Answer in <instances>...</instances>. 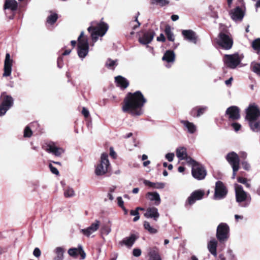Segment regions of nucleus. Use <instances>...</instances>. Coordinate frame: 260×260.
Instances as JSON below:
<instances>
[{
  "label": "nucleus",
  "instance_id": "nucleus-39",
  "mask_svg": "<svg viewBox=\"0 0 260 260\" xmlns=\"http://www.w3.org/2000/svg\"><path fill=\"white\" fill-rule=\"evenodd\" d=\"M57 18V15L55 13H53L48 17L47 22L50 24H53L56 21Z\"/></svg>",
  "mask_w": 260,
  "mask_h": 260
},
{
  "label": "nucleus",
  "instance_id": "nucleus-43",
  "mask_svg": "<svg viewBox=\"0 0 260 260\" xmlns=\"http://www.w3.org/2000/svg\"><path fill=\"white\" fill-rule=\"evenodd\" d=\"M10 108L6 106H3V104H0V117L3 116L5 115L7 112Z\"/></svg>",
  "mask_w": 260,
  "mask_h": 260
},
{
  "label": "nucleus",
  "instance_id": "nucleus-50",
  "mask_svg": "<svg viewBox=\"0 0 260 260\" xmlns=\"http://www.w3.org/2000/svg\"><path fill=\"white\" fill-rule=\"evenodd\" d=\"M243 168L245 170H249L250 169V165L247 161H243L241 162Z\"/></svg>",
  "mask_w": 260,
  "mask_h": 260
},
{
  "label": "nucleus",
  "instance_id": "nucleus-59",
  "mask_svg": "<svg viewBox=\"0 0 260 260\" xmlns=\"http://www.w3.org/2000/svg\"><path fill=\"white\" fill-rule=\"evenodd\" d=\"M117 203H118V205L119 207H120L121 208H123L124 206V202L122 200V199L121 197H117Z\"/></svg>",
  "mask_w": 260,
  "mask_h": 260
},
{
  "label": "nucleus",
  "instance_id": "nucleus-48",
  "mask_svg": "<svg viewBox=\"0 0 260 260\" xmlns=\"http://www.w3.org/2000/svg\"><path fill=\"white\" fill-rule=\"evenodd\" d=\"M207 107H202L201 108H199L197 110V117H200L201 115L204 114V113L205 112V111L207 110Z\"/></svg>",
  "mask_w": 260,
  "mask_h": 260
},
{
  "label": "nucleus",
  "instance_id": "nucleus-2",
  "mask_svg": "<svg viewBox=\"0 0 260 260\" xmlns=\"http://www.w3.org/2000/svg\"><path fill=\"white\" fill-rule=\"evenodd\" d=\"M102 20H103V18ZM108 28V24L102 20L100 22H91V26L87 28V30L91 34V37L93 42L92 46L97 41L99 37H102L106 34Z\"/></svg>",
  "mask_w": 260,
  "mask_h": 260
},
{
  "label": "nucleus",
  "instance_id": "nucleus-10",
  "mask_svg": "<svg viewBox=\"0 0 260 260\" xmlns=\"http://www.w3.org/2000/svg\"><path fill=\"white\" fill-rule=\"evenodd\" d=\"M77 52L79 57L82 59L87 55L89 52V44L87 39H84L78 42Z\"/></svg>",
  "mask_w": 260,
  "mask_h": 260
},
{
  "label": "nucleus",
  "instance_id": "nucleus-6",
  "mask_svg": "<svg viewBox=\"0 0 260 260\" xmlns=\"http://www.w3.org/2000/svg\"><path fill=\"white\" fill-rule=\"evenodd\" d=\"M224 65L230 69H235L241 62V59L237 53L225 54L223 58Z\"/></svg>",
  "mask_w": 260,
  "mask_h": 260
},
{
  "label": "nucleus",
  "instance_id": "nucleus-45",
  "mask_svg": "<svg viewBox=\"0 0 260 260\" xmlns=\"http://www.w3.org/2000/svg\"><path fill=\"white\" fill-rule=\"evenodd\" d=\"M237 180L239 183L244 184L246 187L250 188L251 187L250 184L247 182L246 178L240 177L238 178Z\"/></svg>",
  "mask_w": 260,
  "mask_h": 260
},
{
  "label": "nucleus",
  "instance_id": "nucleus-23",
  "mask_svg": "<svg viewBox=\"0 0 260 260\" xmlns=\"http://www.w3.org/2000/svg\"><path fill=\"white\" fill-rule=\"evenodd\" d=\"M2 100L1 104L11 108L14 104L13 98L11 95L6 94L5 93L2 94Z\"/></svg>",
  "mask_w": 260,
  "mask_h": 260
},
{
  "label": "nucleus",
  "instance_id": "nucleus-40",
  "mask_svg": "<svg viewBox=\"0 0 260 260\" xmlns=\"http://www.w3.org/2000/svg\"><path fill=\"white\" fill-rule=\"evenodd\" d=\"M117 65V60H112L111 59H108L106 63V67L110 69H114Z\"/></svg>",
  "mask_w": 260,
  "mask_h": 260
},
{
  "label": "nucleus",
  "instance_id": "nucleus-15",
  "mask_svg": "<svg viewBox=\"0 0 260 260\" xmlns=\"http://www.w3.org/2000/svg\"><path fill=\"white\" fill-rule=\"evenodd\" d=\"M225 115L228 116L230 119L233 120H237L240 117L239 109L236 106H231L226 109Z\"/></svg>",
  "mask_w": 260,
  "mask_h": 260
},
{
  "label": "nucleus",
  "instance_id": "nucleus-35",
  "mask_svg": "<svg viewBox=\"0 0 260 260\" xmlns=\"http://www.w3.org/2000/svg\"><path fill=\"white\" fill-rule=\"evenodd\" d=\"M251 71L260 77V63L252 61L250 64Z\"/></svg>",
  "mask_w": 260,
  "mask_h": 260
},
{
  "label": "nucleus",
  "instance_id": "nucleus-41",
  "mask_svg": "<svg viewBox=\"0 0 260 260\" xmlns=\"http://www.w3.org/2000/svg\"><path fill=\"white\" fill-rule=\"evenodd\" d=\"M32 135V132L29 126H26L23 132V137L24 138H30Z\"/></svg>",
  "mask_w": 260,
  "mask_h": 260
},
{
  "label": "nucleus",
  "instance_id": "nucleus-19",
  "mask_svg": "<svg viewBox=\"0 0 260 260\" xmlns=\"http://www.w3.org/2000/svg\"><path fill=\"white\" fill-rule=\"evenodd\" d=\"M138 233H134L126 237L121 242V244L125 245L127 247H131L135 242L139 238Z\"/></svg>",
  "mask_w": 260,
  "mask_h": 260
},
{
  "label": "nucleus",
  "instance_id": "nucleus-29",
  "mask_svg": "<svg viewBox=\"0 0 260 260\" xmlns=\"http://www.w3.org/2000/svg\"><path fill=\"white\" fill-rule=\"evenodd\" d=\"M145 185L148 186L153 188L162 189L164 188L165 184L162 182H152L147 180H144L143 181Z\"/></svg>",
  "mask_w": 260,
  "mask_h": 260
},
{
  "label": "nucleus",
  "instance_id": "nucleus-5",
  "mask_svg": "<svg viewBox=\"0 0 260 260\" xmlns=\"http://www.w3.org/2000/svg\"><path fill=\"white\" fill-rule=\"evenodd\" d=\"M216 43L222 49L229 50L233 46V40L230 35L221 32L216 39Z\"/></svg>",
  "mask_w": 260,
  "mask_h": 260
},
{
  "label": "nucleus",
  "instance_id": "nucleus-7",
  "mask_svg": "<svg viewBox=\"0 0 260 260\" xmlns=\"http://www.w3.org/2000/svg\"><path fill=\"white\" fill-rule=\"evenodd\" d=\"M235 190L236 201L238 203L248 201H250L251 198L249 194L245 191L241 185L235 184Z\"/></svg>",
  "mask_w": 260,
  "mask_h": 260
},
{
  "label": "nucleus",
  "instance_id": "nucleus-16",
  "mask_svg": "<svg viewBox=\"0 0 260 260\" xmlns=\"http://www.w3.org/2000/svg\"><path fill=\"white\" fill-rule=\"evenodd\" d=\"M182 35L184 39L188 42L196 44L198 40V37L196 34L192 30H183Z\"/></svg>",
  "mask_w": 260,
  "mask_h": 260
},
{
  "label": "nucleus",
  "instance_id": "nucleus-22",
  "mask_svg": "<svg viewBox=\"0 0 260 260\" xmlns=\"http://www.w3.org/2000/svg\"><path fill=\"white\" fill-rule=\"evenodd\" d=\"M159 215L158 210L155 207L148 208L144 214L146 217L153 218L154 220H156Z\"/></svg>",
  "mask_w": 260,
  "mask_h": 260
},
{
  "label": "nucleus",
  "instance_id": "nucleus-25",
  "mask_svg": "<svg viewBox=\"0 0 260 260\" xmlns=\"http://www.w3.org/2000/svg\"><path fill=\"white\" fill-rule=\"evenodd\" d=\"M117 85L121 88H126L129 84L128 81L124 77L121 76H118L115 78Z\"/></svg>",
  "mask_w": 260,
  "mask_h": 260
},
{
  "label": "nucleus",
  "instance_id": "nucleus-57",
  "mask_svg": "<svg viewBox=\"0 0 260 260\" xmlns=\"http://www.w3.org/2000/svg\"><path fill=\"white\" fill-rule=\"evenodd\" d=\"M41 253V250H40V249L39 248L36 247L35 248L34 252H33V254L35 256H36L37 257H39L40 256Z\"/></svg>",
  "mask_w": 260,
  "mask_h": 260
},
{
  "label": "nucleus",
  "instance_id": "nucleus-44",
  "mask_svg": "<svg viewBox=\"0 0 260 260\" xmlns=\"http://www.w3.org/2000/svg\"><path fill=\"white\" fill-rule=\"evenodd\" d=\"M151 3L153 5H158L160 6H164L168 3L166 0H151Z\"/></svg>",
  "mask_w": 260,
  "mask_h": 260
},
{
  "label": "nucleus",
  "instance_id": "nucleus-62",
  "mask_svg": "<svg viewBox=\"0 0 260 260\" xmlns=\"http://www.w3.org/2000/svg\"><path fill=\"white\" fill-rule=\"evenodd\" d=\"M165 40H166L165 37L164 35L162 34H161L160 35V36L157 38V40L158 41L164 42L165 41Z\"/></svg>",
  "mask_w": 260,
  "mask_h": 260
},
{
  "label": "nucleus",
  "instance_id": "nucleus-13",
  "mask_svg": "<svg viewBox=\"0 0 260 260\" xmlns=\"http://www.w3.org/2000/svg\"><path fill=\"white\" fill-rule=\"evenodd\" d=\"M226 159L232 168H240L239 157L236 152L233 151L229 153L226 156Z\"/></svg>",
  "mask_w": 260,
  "mask_h": 260
},
{
  "label": "nucleus",
  "instance_id": "nucleus-42",
  "mask_svg": "<svg viewBox=\"0 0 260 260\" xmlns=\"http://www.w3.org/2000/svg\"><path fill=\"white\" fill-rule=\"evenodd\" d=\"M252 46L254 50H260V38L254 40L252 43Z\"/></svg>",
  "mask_w": 260,
  "mask_h": 260
},
{
  "label": "nucleus",
  "instance_id": "nucleus-34",
  "mask_svg": "<svg viewBox=\"0 0 260 260\" xmlns=\"http://www.w3.org/2000/svg\"><path fill=\"white\" fill-rule=\"evenodd\" d=\"M98 229H82L81 233L87 237L94 236V233Z\"/></svg>",
  "mask_w": 260,
  "mask_h": 260
},
{
  "label": "nucleus",
  "instance_id": "nucleus-11",
  "mask_svg": "<svg viewBox=\"0 0 260 260\" xmlns=\"http://www.w3.org/2000/svg\"><path fill=\"white\" fill-rule=\"evenodd\" d=\"M45 150L48 153H52L55 156H60L64 153V150L63 148L56 146L55 143L49 142L46 143Z\"/></svg>",
  "mask_w": 260,
  "mask_h": 260
},
{
  "label": "nucleus",
  "instance_id": "nucleus-55",
  "mask_svg": "<svg viewBox=\"0 0 260 260\" xmlns=\"http://www.w3.org/2000/svg\"><path fill=\"white\" fill-rule=\"evenodd\" d=\"M174 154L173 153H168L166 155V159L170 162L173 160Z\"/></svg>",
  "mask_w": 260,
  "mask_h": 260
},
{
  "label": "nucleus",
  "instance_id": "nucleus-54",
  "mask_svg": "<svg viewBox=\"0 0 260 260\" xmlns=\"http://www.w3.org/2000/svg\"><path fill=\"white\" fill-rule=\"evenodd\" d=\"M232 126L233 127L235 132H238L241 127V124L237 122H234L232 124Z\"/></svg>",
  "mask_w": 260,
  "mask_h": 260
},
{
  "label": "nucleus",
  "instance_id": "nucleus-14",
  "mask_svg": "<svg viewBox=\"0 0 260 260\" xmlns=\"http://www.w3.org/2000/svg\"><path fill=\"white\" fill-rule=\"evenodd\" d=\"M12 59H11V56L9 53H7L6 54V57L4 61V72L3 73V77L10 76L12 72Z\"/></svg>",
  "mask_w": 260,
  "mask_h": 260
},
{
  "label": "nucleus",
  "instance_id": "nucleus-49",
  "mask_svg": "<svg viewBox=\"0 0 260 260\" xmlns=\"http://www.w3.org/2000/svg\"><path fill=\"white\" fill-rule=\"evenodd\" d=\"M111 232L110 229H101L100 231L101 236L103 238L107 236Z\"/></svg>",
  "mask_w": 260,
  "mask_h": 260
},
{
  "label": "nucleus",
  "instance_id": "nucleus-33",
  "mask_svg": "<svg viewBox=\"0 0 260 260\" xmlns=\"http://www.w3.org/2000/svg\"><path fill=\"white\" fill-rule=\"evenodd\" d=\"M251 129L254 132H258L260 131V121L248 120Z\"/></svg>",
  "mask_w": 260,
  "mask_h": 260
},
{
  "label": "nucleus",
  "instance_id": "nucleus-52",
  "mask_svg": "<svg viewBox=\"0 0 260 260\" xmlns=\"http://www.w3.org/2000/svg\"><path fill=\"white\" fill-rule=\"evenodd\" d=\"M226 257L228 260H235V255L232 250L228 251Z\"/></svg>",
  "mask_w": 260,
  "mask_h": 260
},
{
  "label": "nucleus",
  "instance_id": "nucleus-1",
  "mask_svg": "<svg viewBox=\"0 0 260 260\" xmlns=\"http://www.w3.org/2000/svg\"><path fill=\"white\" fill-rule=\"evenodd\" d=\"M146 102L140 91H137L134 93L129 92L124 100L122 109L124 112H128L133 116H140L143 114V107Z\"/></svg>",
  "mask_w": 260,
  "mask_h": 260
},
{
  "label": "nucleus",
  "instance_id": "nucleus-17",
  "mask_svg": "<svg viewBox=\"0 0 260 260\" xmlns=\"http://www.w3.org/2000/svg\"><path fill=\"white\" fill-rule=\"evenodd\" d=\"M230 14L232 19L235 21H241L244 17V13L239 7L231 10Z\"/></svg>",
  "mask_w": 260,
  "mask_h": 260
},
{
  "label": "nucleus",
  "instance_id": "nucleus-32",
  "mask_svg": "<svg viewBox=\"0 0 260 260\" xmlns=\"http://www.w3.org/2000/svg\"><path fill=\"white\" fill-rule=\"evenodd\" d=\"M55 256H54L53 260H63V253L64 252V249L61 247H56L54 251Z\"/></svg>",
  "mask_w": 260,
  "mask_h": 260
},
{
  "label": "nucleus",
  "instance_id": "nucleus-63",
  "mask_svg": "<svg viewBox=\"0 0 260 260\" xmlns=\"http://www.w3.org/2000/svg\"><path fill=\"white\" fill-rule=\"evenodd\" d=\"M240 156L242 159H246L247 156V154L245 152L242 151L240 153Z\"/></svg>",
  "mask_w": 260,
  "mask_h": 260
},
{
  "label": "nucleus",
  "instance_id": "nucleus-26",
  "mask_svg": "<svg viewBox=\"0 0 260 260\" xmlns=\"http://www.w3.org/2000/svg\"><path fill=\"white\" fill-rule=\"evenodd\" d=\"M175 55L174 51L168 50L165 53L162 59L168 63H173L175 61Z\"/></svg>",
  "mask_w": 260,
  "mask_h": 260
},
{
  "label": "nucleus",
  "instance_id": "nucleus-21",
  "mask_svg": "<svg viewBox=\"0 0 260 260\" xmlns=\"http://www.w3.org/2000/svg\"><path fill=\"white\" fill-rule=\"evenodd\" d=\"M146 198L147 200L154 202V204L156 206L159 205L160 203V196L157 192H148L146 194Z\"/></svg>",
  "mask_w": 260,
  "mask_h": 260
},
{
  "label": "nucleus",
  "instance_id": "nucleus-12",
  "mask_svg": "<svg viewBox=\"0 0 260 260\" xmlns=\"http://www.w3.org/2000/svg\"><path fill=\"white\" fill-rule=\"evenodd\" d=\"M205 195V191L203 190L198 189L193 191L188 197L186 205H192L197 201L202 200Z\"/></svg>",
  "mask_w": 260,
  "mask_h": 260
},
{
  "label": "nucleus",
  "instance_id": "nucleus-61",
  "mask_svg": "<svg viewBox=\"0 0 260 260\" xmlns=\"http://www.w3.org/2000/svg\"><path fill=\"white\" fill-rule=\"evenodd\" d=\"M232 169H233V174H232V178L235 179L236 175V172L239 170V168H232Z\"/></svg>",
  "mask_w": 260,
  "mask_h": 260
},
{
  "label": "nucleus",
  "instance_id": "nucleus-36",
  "mask_svg": "<svg viewBox=\"0 0 260 260\" xmlns=\"http://www.w3.org/2000/svg\"><path fill=\"white\" fill-rule=\"evenodd\" d=\"M63 193L66 198H72L75 196V192L74 189L70 186L64 188Z\"/></svg>",
  "mask_w": 260,
  "mask_h": 260
},
{
  "label": "nucleus",
  "instance_id": "nucleus-38",
  "mask_svg": "<svg viewBox=\"0 0 260 260\" xmlns=\"http://www.w3.org/2000/svg\"><path fill=\"white\" fill-rule=\"evenodd\" d=\"M79 246L77 248H72L68 250V254L72 257H77L79 254Z\"/></svg>",
  "mask_w": 260,
  "mask_h": 260
},
{
  "label": "nucleus",
  "instance_id": "nucleus-60",
  "mask_svg": "<svg viewBox=\"0 0 260 260\" xmlns=\"http://www.w3.org/2000/svg\"><path fill=\"white\" fill-rule=\"evenodd\" d=\"M100 225V221H98V220H96L94 222H93L90 226H89V228H98V226H99Z\"/></svg>",
  "mask_w": 260,
  "mask_h": 260
},
{
  "label": "nucleus",
  "instance_id": "nucleus-20",
  "mask_svg": "<svg viewBox=\"0 0 260 260\" xmlns=\"http://www.w3.org/2000/svg\"><path fill=\"white\" fill-rule=\"evenodd\" d=\"M155 33L153 31H149L144 34L139 39V42L143 45L149 44L153 40Z\"/></svg>",
  "mask_w": 260,
  "mask_h": 260
},
{
  "label": "nucleus",
  "instance_id": "nucleus-8",
  "mask_svg": "<svg viewBox=\"0 0 260 260\" xmlns=\"http://www.w3.org/2000/svg\"><path fill=\"white\" fill-rule=\"evenodd\" d=\"M228 193V189L224 184L220 181L216 182L215 187L214 199L219 200L225 198Z\"/></svg>",
  "mask_w": 260,
  "mask_h": 260
},
{
  "label": "nucleus",
  "instance_id": "nucleus-51",
  "mask_svg": "<svg viewBox=\"0 0 260 260\" xmlns=\"http://www.w3.org/2000/svg\"><path fill=\"white\" fill-rule=\"evenodd\" d=\"M133 254L134 256L138 257L141 254V250L139 248H135L133 251Z\"/></svg>",
  "mask_w": 260,
  "mask_h": 260
},
{
  "label": "nucleus",
  "instance_id": "nucleus-47",
  "mask_svg": "<svg viewBox=\"0 0 260 260\" xmlns=\"http://www.w3.org/2000/svg\"><path fill=\"white\" fill-rule=\"evenodd\" d=\"M140 25V23L138 20V16L135 17V20L132 22V26L133 30H135Z\"/></svg>",
  "mask_w": 260,
  "mask_h": 260
},
{
  "label": "nucleus",
  "instance_id": "nucleus-30",
  "mask_svg": "<svg viewBox=\"0 0 260 260\" xmlns=\"http://www.w3.org/2000/svg\"><path fill=\"white\" fill-rule=\"evenodd\" d=\"M148 255L149 256V260H161L158 249L156 248L150 249Z\"/></svg>",
  "mask_w": 260,
  "mask_h": 260
},
{
  "label": "nucleus",
  "instance_id": "nucleus-31",
  "mask_svg": "<svg viewBox=\"0 0 260 260\" xmlns=\"http://www.w3.org/2000/svg\"><path fill=\"white\" fill-rule=\"evenodd\" d=\"M176 155L180 160L187 159L186 149L185 147H179L176 149Z\"/></svg>",
  "mask_w": 260,
  "mask_h": 260
},
{
  "label": "nucleus",
  "instance_id": "nucleus-27",
  "mask_svg": "<svg viewBox=\"0 0 260 260\" xmlns=\"http://www.w3.org/2000/svg\"><path fill=\"white\" fill-rule=\"evenodd\" d=\"M181 123L187 128L189 133L193 134L196 132L197 126L192 122L187 120H181Z\"/></svg>",
  "mask_w": 260,
  "mask_h": 260
},
{
  "label": "nucleus",
  "instance_id": "nucleus-24",
  "mask_svg": "<svg viewBox=\"0 0 260 260\" xmlns=\"http://www.w3.org/2000/svg\"><path fill=\"white\" fill-rule=\"evenodd\" d=\"M217 242L215 239L211 240L207 244V248L209 251L214 256H217Z\"/></svg>",
  "mask_w": 260,
  "mask_h": 260
},
{
  "label": "nucleus",
  "instance_id": "nucleus-58",
  "mask_svg": "<svg viewBox=\"0 0 260 260\" xmlns=\"http://www.w3.org/2000/svg\"><path fill=\"white\" fill-rule=\"evenodd\" d=\"M82 114L86 118L88 117L89 115V112L88 110L85 107H83L82 110Z\"/></svg>",
  "mask_w": 260,
  "mask_h": 260
},
{
  "label": "nucleus",
  "instance_id": "nucleus-18",
  "mask_svg": "<svg viewBox=\"0 0 260 260\" xmlns=\"http://www.w3.org/2000/svg\"><path fill=\"white\" fill-rule=\"evenodd\" d=\"M229 229H217L216 237L220 242L228 240L229 237Z\"/></svg>",
  "mask_w": 260,
  "mask_h": 260
},
{
  "label": "nucleus",
  "instance_id": "nucleus-53",
  "mask_svg": "<svg viewBox=\"0 0 260 260\" xmlns=\"http://www.w3.org/2000/svg\"><path fill=\"white\" fill-rule=\"evenodd\" d=\"M49 168L50 169L51 172L55 175H58L59 174V171L58 170L54 167H53L51 164L49 165Z\"/></svg>",
  "mask_w": 260,
  "mask_h": 260
},
{
  "label": "nucleus",
  "instance_id": "nucleus-56",
  "mask_svg": "<svg viewBox=\"0 0 260 260\" xmlns=\"http://www.w3.org/2000/svg\"><path fill=\"white\" fill-rule=\"evenodd\" d=\"M79 254H80L81 258L84 259L86 257V253L82 249V247L80 245L79 246Z\"/></svg>",
  "mask_w": 260,
  "mask_h": 260
},
{
  "label": "nucleus",
  "instance_id": "nucleus-64",
  "mask_svg": "<svg viewBox=\"0 0 260 260\" xmlns=\"http://www.w3.org/2000/svg\"><path fill=\"white\" fill-rule=\"evenodd\" d=\"M84 36V32L82 31L80 35V36L78 37V42H80V41H82L84 39H87L86 38H83Z\"/></svg>",
  "mask_w": 260,
  "mask_h": 260
},
{
  "label": "nucleus",
  "instance_id": "nucleus-37",
  "mask_svg": "<svg viewBox=\"0 0 260 260\" xmlns=\"http://www.w3.org/2000/svg\"><path fill=\"white\" fill-rule=\"evenodd\" d=\"M165 34L167 37L168 39L170 41L173 42L175 40V36L171 31V27L169 25L166 26L165 30Z\"/></svg>",
  "mask_w": 260,
  "mask_h": 260
},
{
  "label": "nucleus",
  "instance_id": "nucleus-4",
  "mask_svg": "<svg viewBox=\"0 0 260 260\" xmlns=\"http://www.w3.org/2000/svg\"><path fill=\"white\" fill-rule=\"evenodd\" d=\"M189 159L188 162L192 165L191 173L193 177L198 180L203 179L207 174L204 167L193 159Z\"/></svg>",
  "mask_w": 260,
  "mask_h": 260
},
{
  "label": "nucleus",
  "instance_id": "nucleus-28",
  "mask_svg": "<svg viewBox=\"0 0 260 260\" xmlns=\"http://www.w3.org/2000/svg\"><path fill=\"white\" fill-rule=\"evenodd\" d=\"M17 6L18 4L16 0H5L4 9L15 11L17 9Z\"/></svg>",
  "mask_w": 260,
  "mask_h": 260
},
{
  "label": "nucleus",
  "instance_id": "nucleus-46",
  "mask_svg": "<svg viewBox=\"0 0 260 260\" xmlns=\"http://www.w3.org/2000/svg\"><path fill=\"white\" fill-rule=\"evenodd\" d=\"M130 214L132 216H134L135 217L133 219V220L134 221H136L137 220H138L140 218V216H139V212L136 209L135 210H132L131 211H130Z\"/></svg>",
  "mask_w": 260,
  "mask_h": 260
},
{
  "label": "nucleus",
  "instance_id": "nucleus-3",
  "mask_svg": "<svg viewBox=\"0 0 260 260\" xmlns=\"http://www.w3.org/2000/svg\"><path fill=\"white\" fill-rule=\"evenodd\" d=\"M110 167V164L107 153L101 155L100 162L95 167V174L97 176H102L106 174Z\"/></svg>",
  "mask_w": 260,
  "mask_h": 260
},
{
  "label": "nucleus",
  "instance_id": "nucleus-9",
  "mask_svg": "<svg viewBox=\"0 0 260 260\" xmlns=\"http://www.w3.org/2000/svg\"><path fill=\"white\" fill-rule=\"evenodd\" d=\"M260 117V110L255 104H250L246 109V119L247 120H256Z\"/></svg>",
  "mask_w": 260,
  "mask_h": 260
}]
</instances>
